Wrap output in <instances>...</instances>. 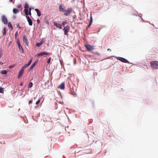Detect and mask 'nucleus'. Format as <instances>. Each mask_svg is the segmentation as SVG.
<instances>
[{
    "instance_id": "obj_18",
    "label": "nucleus",
    "mask_w": 158,
    "mask_h": 158,
    "mask_svg": "<svg viewBox=\"0 0 158 158\" xmlns=\"http://www.w3.org/2000/svg\"><path fill=\"white\" fill-rule=\"evenodd\" d=\"M13 13L14 14H16L19 12V10L15 8H14L13 10Z\"/></svg>"
},
{
    "instance_id": "obj_3",
    "label": "nucleus",
    "mask_w": 158,
    "mask_h": 158,
    "mask_svg": "<svg viewBox=\"0 0 158 158\" xmlns=\"http://www.w3.org/2000/svg\"><path fill=\"white\" fill-rule=\"evenodd\" d=\"M70 30V27L69 26H67L65 27L63 29V31H64V34L68 35V32Z\"/></svg>"
},
{
    "instance_id": "obj_28",
    "label": "nucleus",
    "mask_w": 158,
    "mask_h": 158,
    "mask_svg": "<svg viewBox=\"0 0 158 158\" xmlns=\"http://www.w3.org/2000/svg\"><path fill=\"white\" fill-rule=\"evenodd\" d=\"M3 92H4L3 89L2 88L0 87V93H3Z\"/></svg>"
},
{
    "instance_id": "obj_15",
    "label": "nucleus",
    "mask_w": 158,
    "mask_h": 158,
    "mask_svg": "<svg viewBox=\"0 0 158 158\" xmlns=\"http://www.w3.org/2000/svg\"><path fill=\"white\" fill-rule=\"evenodd\" d=\"M90 20L89 22V24L88 26V27H89L91 25V24H92V23L93 18H92V14H91L90 15Z\"/></svg>"
},
{
    "instance_id": "obj_43",
    "label": "nucleus",
    "mask_w": 158,
    "mask_h": 158,
    "mask_svg": "<svg viewBox=\"0 0 158 158\" xmlns=\"http://www.w3.org/2000/svg\"><path fill=\"white\" fill-rule=\"evenodd\" d=\"M23 84H24V83L22 82L20 83V86H22L23 85Z\"/></svg>"
},
{
    "instance_id": "obj_25",
    "label": "nucleus",
    "mask_w": 158,
    "mask_h": 158,
    "mask_svg": "<svg viewBox=\"0 0 158 158\" xmlns=\"http://www.w3.org/2000/svg\"><path fill=\"white\" fill-rule=\"evenodd\" d=\"M33 85V83L32 82H30L28 85V88H31Z\"/></svg>"
},
{
    "instance_id": "obj_34",
    "label": "nucleus",
    "mask_w": 158,
    "mask_h": 158,
    "mask_svg": "<svg viewBox=\"0 0 158 158\" xmlns=\"http://www.w3.org/2000/svg\"><path fill=\"white\" fill-rule=\"evenodd\" d=\"M76 59L75 58H74L73 60V63L74 64H75L76 63Z\"/></svg>"
},
{
    "instance_id": "obj_32",
    "label": "nucleus",
    "mask_w": 158,
    "mask_h": 158,
    "mask_svg": "<svg viewBox=\"0 0 158 158\" xmlns=\"http://www.w3.org/2000/svg\"><path fill=\"white\" fill-rule=\"evenodd\" d=\"M25 13V15L27 16L29 15L28 13V11H24Z\"/></svg>"
},
{
    "instance_id": "obj_35",
    "label": "nucleus",
    "mask_w": 158,
    "mask_h": 158,
    "mask_svg": "<svg viewBox=\"0 0 158 158\" xmlns=\"http://www.w3.org/2000/svg\"><path fill=\"white\" fill-rule=\"evenodd\" d=\"M14 65H10L9 66V68H10V69H11V68H13L14 67Z\"/></svg>"
},
{
    "instance_id": "obj_39",
    "label": "nucleus",
    "mask_w": 158,
    "mask_h": 158,
    "mask_svg": "<svg viewBox=\"0 0 158 158\" xmlns=\"http://www.w3.org/2000/svg\"><path fill=\"white\" fill-rule=\"evenodd\" d=\"M32 62V60H30L29 61V62H28V63H27L28 64L30 65L31 64V62Z\"/></svg>"
},
{
    "instance_id": "obj_24",
    "label": "nucleus",
    "mask_w": 158,
    "mask_h": 158,
    "mask_svg": "<svg viewBox=\"0 0 158 158\" xmlns=\"http://www.w3.org/2000/svg\"><path fill=\"white\" fill-rule=\"evenodd\" d=\"M1 73L2 74H6L7 73V72L6 70H4L1 72Z\"/></svg>"
},
{
    "instance_id": "obj_30",
    "label": "nucleus",
    "mask_w": 158,
    "mask_h": 158,
    "mask_svg": "<svg viewBox=\"0 0 158 158\" xmlns=\"http://www.w3.org/2000/svg\"><path fill=\"white\" fill-rule=\"evenodd\" d=\"M31 8H29V12H28L29 15H31Z\"/></svg>"
},
{
    "instance_id": "obj_40",
    "label": "nucleus",
    "mask_w": 158,
    "mask_h": 158,
    "mask_svg": "<svg viewBox=\"0 0 158 158\" xmlns=\"http://www.w3.org/2000/svg\"><path fill=\"white\" fill-rule=\"evenodd\" d=\"M16 25H17V27L19 28V29L21 28V27L19 26V24H18V23Z\"/></svg>"
},
{
    "instance_id": "obj_41",
    "label": "nucleus",
    "mask_w": 158,
    "mask_h": 158,
    "mask_svg": "<svg viewBox=\"0 0 158 158\" xmlns=\"http://www.w3.org/2000/svg\"><path fill=\"white\" fill-rule=\"evenodd\" d=\"M32 100H30L29 102V104H31L32 103Z\"/></svg>"
},
{
    "instance_id": "obj_31",
    "label": "nucleus",
    "mask_w": 158,
    "mask_h": 158,
    "mask_svg": "<svg viewBox=\"0 0 158 158\" xmlns=\"http://www.w3.org/2000/svg\"><path fill=\"white\" fill-rule=\"evenodd\" d=\"M93 53L95 54H96L98 56H100L101 55V54L100 53H99L98 52H94Z\"/></svg>"
},
{
    "instance_id": "obj_26",
    "label": "nucleus",
    "mask_w": 158,
    "mask_h": 158,
    "mask_svg": "<svg viewBox=\"0 0 158 158\" xmlns=\"http://www.w3.org/2000/svg\"><path fill=\"white\" fill-rule=\"evenodd\" d=\"M3 35H6V29L5 27H4L3 29Z\"/></svg>"
},
{
    "instance_id": "obj_46",
    "label": "nucleus",
    "mask_w": 158,
    "mask_h": 158,
    "mask_svg": "<svg viewBox=\"0 0 158 158\" xmlns=\"http://www.w3.org/2000/svg\"><path fill=\"white\" fill-rule=\"evenodd\" d=\"M12 0H10V2H11L12 1Z\"/></svg>"
},
{
    "instance_id": "obj_5",
    "label": "nucleus",
    "mask_w": 158,
    "mask_h": 158,
    "mask_svg": "<svg viewBox=\"0 0 158 158\" xmlns=\"http://www.w3.org/2000/svg\"><path fill=\"white\" fill-rule=\"evenodd\" d=\"M1 19L2 23L5 24L6 25L8 24V20L7 18L4 15L2 16Z\"/></svg>"
},
{
    "instance_id": "obj_21",
    "label": "nucleus",
    "mask_w": 158,
    "mask_h": 158,
    "mask_svg": "<svg viewBox=\"0 0 158 158\" xmlns=\"http://www.w3.org/2000/svg\"><path fill=\"white\" fill-rule=\"evenodd\" d=\"M8 26L9 27H10L11 30H12L13 29V27L10 23V22H9Z\"/></svg>"
},
{
    "instance_id": "obj_17",
    "label": "nucleus",
    "mask_w": 158,
    "mask_h": 158,
    "mask_svg": "<svg viewBox=\"0 0 158 158\" xmlns=\"http://www.w3.org/2000/svg\"><path fill=\"white\" fill-rule=\"evenodd\" d=\"M35 10L37 13V15L39 17L41 15L40 11L38 9H35Z\"/></svg>"
},
{
    "instance_id": "obj_36",
    "label": "nucleus",
    "mask_w": 158,
    "mask_h": 158,
    "mask_svg": "<svg viewBox=\"0 0 158 158\" xmlns=\"http://www.w3.org/2000/svg\"><path fill=\"white\" fill-rule=\"evenodd\" d=\"M2 51V50L0 49V58L2 56V52H1Z\"/></svg>"
},
{
    "instance_id": "obj_33",
    "label": "nucleus",
    "mask_w": 158,
    "mask_h": 158,
    "mask_svg": "<svg viewBox=\"0 0 158 158\" xmlns=\"http://www.w3.org/2000/svg\"><path fill=\"white\" fill-rule=\"evenodd\" d=\"M51 58H49L48 59V61H47V63H48V64H49V63H50V61H51Z\"/></svg>"
},
{
    "instance_id": "obj_2",
    "label": "nucleus",
    "mask_w": 158,
    "mask_h": 158,
    "mask_svg": "<svg viewBox=\"0 0 158 158\" xmlns=\"http://www.w3.org/2000/svg\"><path fill=\"white\" fill-rule=\"evenodd\" d=\"M72 11V9L71 8H69L65 10V11L64 12V15L65 16L69 15Z\"/></svg>"
},
{
    "instance_id": "obj_29",
    "label": "nucleus",
    "mask_w": 158,
    "mask_h": 158,
    "mask_svg": "<svg viewBox=\"0 0 158 158\" xmlns=\"http://www.w3.org/2000/svg\"><path fill=\"white\" fill-rule=\"evenodd\" d=\"M40 102V99H39L36 102V105H38V104Z\"/></svg>"
},
{
    "instance_id": "obj_45",
    "label": "nucleus",
    "mask_w": 158,
    "mask_h": 158,
    "mask_svg": "<svg viewBox=\"0 0 158 158\" xmlns=\"http://www.w3.org/2000/svg\"><path fill=\"white\" fill-rule=\"evenodd\" d=\"M107 50L108 51H111V49H108Z\"/></svg>"
},
{
    "instance_id": "obj_48",
    "label": "nucleus",
    "mask_w": 158,
    "mask_h": 158,
    "mask_svg": "<svg viewBox=\"0 0 158 158\" xmlns=\"http://www.w3.org/2000/svg\"><path fill=\"white\" fill-rule=\"evenodd\" d=\"M35 62H37V61H35Z\"/></svg>"
},
{
    "instance_id": "obj_20",
    "label": "nucleus",
    "mask_w": 158,
    "mask_h": 158,
    "mask_svg": "<svg viewBox=\"0 0 158 158\" xmlns=\"http://www.w3.org/2000/svg\"><path fill=\"white\" fill-rule=\"evenodd\" d=\"M37 63V62H35L33 63V64L31 65L30 66V69L31 70L33 68V67L36 65Z\"/></svg>"
},
{
    "instance_id": "obj_27",
    "label": "nucleus",
    "mask_w": 158,
    "mask_h": 158,
    "mask_svg": "<svg viewBox=\"0 0 158 158\" xmlns=\"http://www.w3.org/2000/svg\"><path fill=\"white\" fill-rule=\"evenodd\" d=\"M67 21L66 20H65V21H63L62 22V24L63 25H64L65 24H67Z\"/></svg>"
},
{
    "instance_id": "obj_11",
    "label": "nucleus",
    "mask_w": 158,
    "mask_h": 158,
    "mask_svg": "<svg viewBox=\"0 0 158 158\" xmlns=\"http://www.w3.org/2000/svg\"><path fill=\"white\" fill-rule=\"evenodd\" d=\"M58 88L61 89H64L65 88V83L64 82H62L61 84H60L58 87Z\"/></svg>"
},
{
    "instance_id": "obj_37",
    "label": "nucleus",
    "mask_w": 158,
    "mask_h": 158,
    "mask_svg": "<svg viewBox=\"0 0 158 158\" xmlns=\"http://www.w3.org/2000/svg\"><path fill=\"white\" fill-rule=\"evenodd\" d=\"M18 31H17L15 33V38H16L17 37V35H18Z\"/></svg>"
},
{
    "instance_id": "obj_6",
    "label": "nucleus",
    "mask_w": 158,
    "mask_h": 158,
    "mask_svg": "<svg viewBox=\"0 0 158 158\" xmlns=\"http://www.w3.org/2000/svg\"><path fill=\"white\" fill-rule=\"evenodd\" d=\"M117 59L123 62L127 63H129V61L128 60L123 57H118Z\"/></svg>"
},
{
    "instance_id": "obj_10",
    "label": "nucleus",
    "mask_w": 158,
    "mask_h": 158,
    "mask_svg": "<svg viewBox=\"0 0 158 158\" xmlns=\"http://www.w3.org/2000/svg\"><path fill=\"white\" fill-rule=\"evenodd\" d=\"M24 69H23L22 68H21V70L20 71L19 75L18 76V78L19 79L23 75L24 71Z\"/></svg>"
},
{
    "instance_id": "obj_19",
    "label": "nucleus",
    "mask_w": 158,
    "mask_h": 158,
    "mask_svg": "<svg viewBox=\"0 0 158 158\" xmlns=\"http://www.w3.org/2000/svg\"><path fill=\"white\" fill-rule=\"evenodd\" d=\"M43 43L44 42L41 41L40 42L36 43L35 45L36 46L40 47L43 44Z\"/></svg>"
},
{
    "instance_id": "obj_16",
    "label": "nucleus",
    "mask_w": 158,
    "mask_h": 158,
    "mask_svg": "<svg viewBox=\"0 0 158 158\" xmlns=\"http://www.w3.org/2000/svg\"><path fill=\"white\" fill-rule=\"evenodd\" d=\"M70 88V94H72V95H73V96H76V93H75V91H74V90H73V88L71 89V87Z\"/></svg>"
},
{
    "instance_id": "obj_4",
    "label": "nucleus",
    "mask_w": 158,
    "mask_h": 158,
    "mask_svg": "<svg viewBox=\"0 0 158 158\" xmlns=\"http://www.w3.org/2000/svg\"><path fill=\"white\" fill-rule=\"evenodd\" d=\"M85 47L88 51H90L94 50V48L93 46L90 45L89 44H86L85 45Z\"/></svg>"
},
{
    "instance_id": "obj_22",
    "label": "nucleus",
    "mask_w": 158,
    "mask_h": 158,
    "mask_svg": "<svg viewBox=\"0 0 158 158\" xmlns=\"http://www.w3.org/2000/svg\"><path fill=\"white\" fill-rule=\"evenodd\" d=\"M18 47L19 48V50H21L22 52V53H23L24 52V50L21 45H19V46H18Z\"/></svg>"
},
{
    "instance_id": "obj_23",
    "label": "nucleus",
    "mask_w": 158,
    "mask_h": 158,
    "mask_svg": "<svg viewBox=\"0 0 158 158\" xmlns=\"http://www.w3.org/2000/svg\"><path fill=\"white\" fill-rule=\"evenodd\" d=\"M29 65L28 64H24L22 68L24 70L25 68L28 67Z\"/></svg>"
},
{
    "instance_id": "obj_44",
    "label": "nucleus",
    "mask_w": 158,
    "mask_h": 158,
    "mask_svg": "<svg viewBox=\"0 0 158 158\" xmlns=\"http://www.w3.org/2000/svg\"><path fill=\"white\" fill-rule=\"evenodd\" d=\"M3 64V63H2V62L0 61V64L2 65Z\"/></svg>"
},
{
    "instance_id": "obj_14",
    "label": "nucleus",
    "mask_w": 158,
    "mask_h": 158,
    "mask_svg": "<svg viewBox=\"0 0 158 158\" xmlns=\"http://www.w3.org/2000/svg\"><path fill=\"white\" fill-rule=\"evenodd\" d=\"M24 11H28L29 9V5L27 3H25V4L24 6Z\"/></svg>"
},
{
    "instance_id": "obj_8",
    "label": "nucleus",
    "mask_w": 158,
    "mask_h": 158,
    "mask_svg": "<svg viewBox=\"0 0 158 158\" xmlns=\"http://www.w3.org/2000/svg\"><path fill=\"white\" fill-rule=\"evenodd\" d=\"M59 10L60 11L64 12L65 11L66 8L64 5L60 4L59 6Z\"/></svg>"
},
{
    "instance_id": "obj_42",
    "label": "nucleus",
    "mask_w": 158,
    "mask_h": 158,
    "mask_svg": "<svg viewBox=\"0 0 158 158\" xmlns=\"http://www.w3.org/2000/svg\"><path fill=\"white\" fill-rule=\"evenodd\" d=\"M37 24H38L40 23V21L39 19H37Z\"/></svg>"
},
{
    "instance_id": "obj_9",
    "label": "nucleus",
    "mask_w": 158,
    "mask_h": 158,
    "mask_svg": "<svg viewBox=\"0 0 158 158\" xmlns=\"http://www.w3.org/2000/svg\"><path fill=\"white\" fill-rule=\"evenodd\" d=\"M49 54V53H47L45 52H43L36 54L35 55V56L36 57H38L40 56H43L44 55H48Z\"/></svg>"
},
{
    "instance_id": "obj_12",
    "label": "nucleus",
    "mask_w": 158,
    "mask_h": 158,
    "mask_svg": "<svg viewBox=\"0 0 158 158\" xmlns=\"http://www.w3.org/2000/svg\"><path fill=\"white\" fill-rule=\"evenodd\" d=\"M26 18L29 23V25L32 26V22L31 18L28 16H26Z\"/></svg>"
},
{
    "instance_id": "obj_1",
    "label": "nucleus",
    "mask_w": 158,
    "mask_h": 158,
    "mask_svg": "<svg viewBox=\"0 0 158 158\" xmlns=\"http://www.w3.org/2000/svg\"><path fill=\"white\" fill-rule=\"evenodd\" d=\"M151 67L154 69H158V61H153L150 62Z\"/></svg>"
},
{
    "instance_id": "obj_47",
    "label": "nucleus",
    "mask_w": 158,
    "mask_h": 158,
    "mask_svg": "<svg viewBox=\"0 0 158 158\" xmlns=\"http://www.w3.org/2000/svg\"><path fill=\"white\" fill-rule=\"evenodd\" d=\"M33 99H35V98H33Z\"/></svg>"
},
{
    "instance_id": "obj_38",
    "label": "nucleus",
    "mask_w": 158,
    "mask_h": 158,
    "mask_svg": "<svg viewBox=\"0 0 158 158\" xmlns=\"http://www.w3.org/2000/svg\"><path fill=\"white\" fill-rule=\"evenodd\" d=\"M17 44H18V46H19V45H21L20 44V43L19 42V41H18L17 42Z\"/></svg>"
},
{
    "instance_id": "obj_13",
    "label": "nucleus",
    "mask_w": 158,
    "mask_h": 158,
    "mask_svg": "<svg viewBox=\"0 0 158 158\" xmlns=\"http://www.w3.org/2000/svg\"><path fill=\"white\" fill-rule=\"evenodd\" d=\"M54 24L58 28L60 29H62V26L60 24L55 22L54 23Z\"/></svg>"
},
{
    "instance_id": "obj_7",
    "label": "nucleus",
    "mask_w": 158,
    "mask_h": 158,
    "mask_svg": "<svg viewBox=\"0 0 158 158\" xmlns=\"http://www.w3.org/2000/svg\"><path fill=\"white\" fill-rule=\"evenodd\" d=\"M23 40L24 43L27 46H28L29 41L27 37L25 35H23Z\"/></svg>"
}]
</instances>
